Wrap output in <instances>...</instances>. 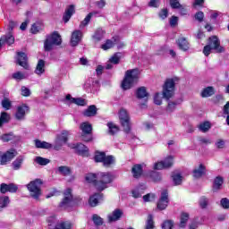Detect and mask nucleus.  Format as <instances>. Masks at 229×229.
<instances>
[{"label": "nucleus", "instance_id": "7ed1b4c3", "mask_svg": "<svg viewBox=\"0 0 229 229\" xmlns=\"http://www.w3.org/2000/svg\"><path fill=\"white\" fill-rule=\"evenodd\" d=\"M180 81V78L178 77H174V78H169L166 79L164 85H163V98L165 99H171L173 96H174V90H176V83Z\"/></svg>", "mask_w": 229, "mask_h": 229}, {"label": "nucleus", "instance_id": "5fc2aeb1", "mask_svg": "<svg viewBox=\"0 0 229 229\" xmlns=\"http://www.w3.org/2000/svg\"><path fill=\"white\" fill-rule=\"evenodd\" d=\"M169 4L173 10H178L179 8H182L180 0H169Z\"/></svg>", "mask_w": 229, "mask_h": 229}, {"label": "nucleus", "instance_id": "c85d7f7f", "mask_svg": "<svg viewBox=\"0 0 229 229\" xmlns=\"http://www.w3.org/2000/svg\"><path fill=\"white\" fill-rule=\"evenodd\" d=\"M83 115L84 117H95V115H98V107L96 105L88 106V108L83 111Z\"/></svg>", "mask_w": 229, "mask_h": 229}, {"label": "nucleus", "instance_id": "b1692460", "mask_svg": "<svg viewBox=\"0 0 229 229\" xmlns=\"http://www.w3.org/2000/svg\"><path fill=\"white\" fill-rule=\"evenodd\" d=\"M131 174L133 178H136V180H139L140 176L144 174V169L142 168V165L136 164L131 168Z\"/></svg>", "mask_w": 229, "mask_h": 229}, {"label": "nucleus", "instance_id": "423d86ee", "mask_svg": "<svg viewBox=\"0 0 229 229\" xmlns=\"http://www.w3.org/2000/svg\"><path fill=\"white\" fill-rule=\"evenodd\" d=\"M54 46H62V36L58 31H54L51 35H47L44 41V49L47 53L53 51Z\"/></svg>", "mask_w": 229, "mask_h": 229}, {"label": "nucleus", "instance_id": "aec40b11", "mask_svg": "<svg viewBox=\"0 0 229 229\" xmlns=\"http://www.w3.org/2000/svg\"><path fill=\"white\" fill-rule=\"evenodd\" d=\"M205 174H207V166L203 164H199L198 168L192 170V176L196 178V180H199V178H202Z\"/></svg>", "mask_w": 229, "mask_h": 229}, {"label": "nucleus", "instance_id": "a211bd4d", "mask_svg": "<svg viewBox=\"0 0 229 229\" xmlns=\"http://www.w3.org/2000/svg\"><path fill=\"white\" fill-rule=\"evenodd\" d=\"M30 106L27 104H22L21 106L17 107V111L15 114V117L18 121H21L26 117V114H29Z\"/></svg>", "mask_w": 229, "mask_h": 229}, {"label": "nucleus", "instance_id": "f8f14e48", "mask_svg": "<svg viewBox=\"0 0 229 229\" xmlns=\"http://www.w3.org/2000/svg\"><path fill=\"white\" fill-rule=\"evenodd\" d=\"M168 206H169V191L167 190H164L161 192L159 200L157 203V208L158 210H165Z\"/></svg>", "mask_w": 229, "mask_h": 229}, {"label": "nucleus", "instance_id": "8fccbe9b", "mask_svg": "<svg viewBox=\"0 0 229 229\" xmlns=\"http://www.w3.org/2000/svg\"><path fill=\"white\" fill-rule=\"evenodd\" d=\"M22 162H24V159L22 157L16 158V160L13 162V169L15 171L21 169V166L22 165Z\"/></svg>", "mask_w": 229, "mask_h": 229}, {"label": "nucleus", "instance_id": "bf43d9fd", "mask_svg": "<svg viewBox=\"0 0 229 229\" xmlns=\"http://www.w3.org/2000/svg\"><path fill=\"white\" fill-rule=\"evenodd\" d=\"M212 50H214V48L210 47V45H206L203 47L202 53L205 56H210V53H212Z\"/></svg>", "mask_w": 229, "mask_h": 229}, {"label": "nucleus", "instance_id": "5701e85b", "mask_svg": "<svg viewBox=\"0 0 229 229\" xmlns=\"http://www.w3.org/2000/svg\"><path fill=\"white\" fill-rule=\"evenodd\" d=\"M123 214L124 213L121 209L119 208L114 209L112 212V214L108 216L109 223H115V221H119L121 217H123Z\"/></svg>", "mask_w": 229, "mask_h": 229}, {"label": "nucleus", "instance_id": "72a5a7b5", "mask_svg": "<svg viewBox=\"0 0 229 229\" xmlns=\"http://www.w3.org/2000/svg\"><path fill=\"white\" fill-rule=\"evenodd\" d=\"M104 35L105 31H103L101 29H98L92 36L95 44H98V42H101V40H103Z\"/></svg>", "mask_w": 229, "mask_h": 229}, {"label": "nucleus", "instance_id": "c03bdc74", "mask_svg": "<svg viewBox=\"0 0 229 229\" xmlns=\"http://www.w3.org/2000/svg\"><path fill=\"white\" fill-rule=\"evenodd\" d=\"M1 105L4 110H10V108H12V101L8 98H4Z\"/></svg>", "mask_w": 229, "mask_h": 229}, {"label": "nucleus", "instance_id": "412c9836", "mask_svg": "<svg viewBox=\"0 0 229 229\" xmlns=\"http://www.w3.org/2000/svg\"><path fill=\"white\" fill-rule=\"evenodd\" d=\"M224 183H225V178H223V176L218 175V176L215 177V179L213 181V185H212V191L219 192V191H221Z\"/></svg>", "mask_w": 229, "mask_h": 229}, {"label": "nucleus", "instance_id": "dca6fc26", "mask_svg": "<svg viewBox=\"0 0 229 229\" xmlns=\"http://www.w3.org/2000/svg\"><path fill=\"white\" fill-rule=\"evenodd\" d=\"M105 199V195L101 192H96L89 199V204L91 207H98Z\"/></svg>", "mask_w": 229, "mask_h": 229}, {"label": "nucleus", "instance_id": "6ab92c4d", "mask_svg": "<svg viewBox=\"0 0 229 229\" xmlns=\"http://www.w3.org/2000/svg\"><path fill=\"white\" fill-rule=\"evenodd\" d=\"M74 13H76V6L74 4L68 5L64 11V13L63 14V21L64 24H67V22L71 21V17H72Z\"/></svg>", "mask_w": 229, "mask_h": 229}, {"label": "nucleus", "instance_id": "79ce46f5", "mask_svg": "<svg viewBox=\"0 0 229 229\" xmlns=\"http://www.w3.org/2000/svg\"><path fill=\"white\" fill-rule=\"evenodd\" d=\"M12 78L16 81H22V80H26V75L22 72H16L13 73Z\"/></svg>", "mask_w": 229, "mask_h": 229}, {"label": "nucleus", "instance_id": "680f3d73", "mask_svg": "<svg viewBox=\"0 0 229 229\" xmlns=\"http://www.w3.org/2000/svg\"><path fill=\"white\" fill-rule=\"evenodd\" d=\"M109 62L111 64H114V65H117V64H119V62H121V57H119V55H117V54H114L110 59Z\"/></svg>", "mask_w": 229, "mask_h": 229}, {"label": "nucleus", "instance_id": "20e7f679", "mask_svg": "<svg viewBox=\"0 0 229 229\" xmlns=\"http://www.w3.org/2000/svg\"><path fill=\"white\" fill-rule=\"evenodd\" d=\"M114 182V176L108 172L98 173L97 191L103 192L105 189H108V184Z\"/></svg>", "mask_w": 229, "mask_h": 229}, {"label": "nucleus", "instance_id": "603ef678", "mask_svg": "<svg viewBox=\"0 0 229 229\" xmlns=\"http://www.w3.org/2000/svg\"><path fill=\"white\" fill-rule=\"evenodd\" d=\"M72 104L77 105L78 106H85V105H87V102L82 98H72Z\"/></svg>", "mask_w": 229, "mask_h": 229}, {"label": "nucleus", "instance_id": "e433bc0d", "mask_svg": "<svg viewBox=\"0 0 229 229\" xmlns=\"http://www.w3.org/2000/svg\"><path fill=\"white\" fill-rule=\"evenodd\" d=\"M199 131H202V133H207V131H208L210 130V128H212V123H210V122L208 121H205L203 123H201L199 126H198Z\"/></svg>", "mask_w": 229, "mask_h": 229}, {"label": "nucleus", "instance_id": "ea45409f", "mask_svg": "<svg viewBox=\"0 0 229 229\" xmlns=\"http://www.w3.org/2000/svg\"><path fill=\"white\" fill-rule=\"evenodd\" d=\"M107 127H108V133L109 135H115L117 131H119V127L112 122L107 123Z\"/></svg>", "mask_w": 229, "mask_h": 229}, {"label": "nucleus", "instance_id": "58836bf2", "mask_svg": "<svg viewBox=\"0 0 229 229\" xmlns=\"http://www.w3.org/2000/svg\"><path fill=\"white\" fill-rule=\"evenodd\" d=\"M55 229H72L71 221H63L56 225Z\"/></svg>", "mask_w": 229, "mask_h": 229}, {"label": "nucleus", "instance_id": "c756f323", "mask_svg": "<svg viewBox=\"0 0 229 229\" xmlns=\"http://www.w3.org/2000/svg\"><path fill=\"white\" fill-rule=\"evenodd\" d=\"M44 72H46V61L39 59L35 69V73L40 76L41 74H44Z\"/></svg>", "mask_w": 229, "mask_h": 229}, {"label": "nucleus", "instance_id": "774afa93", "mask_svg": "<svg viewBox=\"0 0 229 229\" xmlns=\"http://www.w3.org/2000/svg\"><path fill=\"white\" fill-rule=\"evenodd\" d=\"M170 26L174 28V26H178V16H172L170 18Z\"/></svg>", "mask_w": 229, "mask_h": 229}, {"label": "nucleus", "instance_id": "3c124183", "mask_svg": "<svg viewBox=\"0 0 229 229\" xmlns=\"http://www.w3.org/2000/svg\"><path fill=\"white\" fill-rule=\"evenodd\" d=\"M159 19H162V21L167 19L169 17V10L167 8H163L158 13Z\"/></svg>", "mask_w": 229, "mask_h": 229}, {"label": "nucleus", "instance_id": "de8ad7c7", "mask_svg": "<svg viewBox=\"0 0 229 229\" xmlns=\"http://www.w3.org/2000/svg\"><path fill=\"white\" fill-rule=\"evenodd\" d=\"M155 228V221H153V215H148L145 229H153Z\"/></svg>", "mask_w": 229, "mask_h": 229}, {"label": "nucleus", "instance_id": "9b49d317", "mask_svg": "<svg viewBox=\"0 0 229 229\" xmlns=\"http://www.w3.org/2000/svg\"><path fill=\"white\" fill-rule=\"evenodd\" d=\"M174 164V157L168 156L163 161L154 164L155 171H162V169H169L173 167Z\"/></svg>", "mask_w": 229, "mask_h": 229}, {"label": "nucleus", "instance_id": "2eb2a0df", "mask_svg": "<svg viewBox=\"0 0 229 229\" xmlns=\"http://www.w3.org/2000/svg\"><path fill=\"white\" fill-rule=\"evenodd\" d=\"M17 155V150L11 149L1 155L0 152V164L1 165H4L6 162H10L11 160H13L15 158V156Z\"/></svg>", "mask_w": 229, "mask_h": 229}, {"label": "nucleus", "instance_id": "0eeeda50", "mask_svg": "<svg viewBox=\"0 0 229 229\" xmlns=\"http://www.w3.org/2000/svg\"><path fill=\"white\" fill-rule=\"evenodd\" d=\"M44 182L41 179H36L27 184V189L30 194V197L34 199H39L42 196V185Z\"/></svg>", "mask_w": 229, "mask_h": 229}, {"label": "nucleus", "instance_id": "49530a36", "mask_svg": "<svg viewBox=\"0 0 229 229\" xmlns=\"http://www.w3.org/2000/svg\"><path fill=\"white\" fill-rule=\"evenodd\" d=\"M162 229H173L174 228V221L173 220H165L161 225Z\"/></svg>", "mask_w": 229, "mask_h": 229}, {"label": "nucleus", "instance_id": "cd10ccee", "mask_svg": "<svg viewBox=\"0 0 229 229\" xmlns=\"http://www.w3.org/2000/svg\"><path fill=\"white\" fill-rule=\"evenodd\" d=\"M189 219H191V215L187 212H181L179 228H185L187 226V223H189Z\"/></svg>", "mask_w": 229, "mask_h": 229}, {"label": "nucleus", "instance_id": "39448f33", "mask_svg": "<svg viewBox=\"0 0 229 229\" xmlns=\"http://www.w3.org/2000/svg\"><path fill=\"white\" fill-rule=\"evenodd\" d=\"M94 160L97 164H103L104 167H112L115 164V157L112 155L106 156V152L96 150Z\"/></svg>", "mask_w": 229, "mask_h": 229}, {"label": "nucleus", "instance_id": "f03ea898", "mask_svg": "<svg viewBox=\"0 0 229 229\" xmlns=\"http://www.w3.org/2000/svg\"><path fill=\"white\" fill-rule=\"evenodd\" d=\"M63 194L64 198L58 205L59 208H64V210H67V208H70V207H74V205L81 204L82 199H81V197H74L72 195V189L67 188Z\"/></svg>", "mask_w": 229, "mask_h": 229}, {"label": "nucleus", "instance_id": "6e6552de", "mask_svg": "<svg viewBox=\"0 0 229 229\" xmlns=\"http://www.w3.org/2000/svg\"><path fill=\"white\" fill-rule=\"evenodd\" d=\"M79 128L81 131V139L83 142H92V140H94L92 123L83 122L80 124Z\"/></svg>", "mask_w": 229, "mask_h": 229}, {"label": "nucleus", "instance_id": "864d4df0", "mask_svg": "<svg viewBox=\"0 0 229 229\" xmlns=\"http://www.w3.org/2000/svg\"><path fill=\"white\" fill-rule=\"evenodd\" d=\"M92 221L96 226H102L103 225V218L98 215H93Z\"/></svg>", "mask_w": 229, "mask_h": 229}, {"label": "nucleus", "instance_id": "ddd939ff", "mask_svg": "<svg viewBox=\"0 0 229 229\" xmlns=\"http://www.w3.org/2000/svg\"><path fill=\"white\" fill-rule=\"evenodd\" d=\"M208 46H210L216 53H225V47L221 46V41L217 36H211L208 38Z\"/></svg>", "mask_w": 229, "mask_h": 229}, {"label": "nucleus", "instance_id": "473e14b6", "mask_svg": "<svg viewBox=\"0 0 229 229\" xmlns=\"http://www.w3.org/2000/svg\"><path fill=\"white\" fill-rule=\"evenodd\" d=\"M98 14V12H91L87 14L82 21H81L80 28H85V26H89V22L94 15Z\"/></svg>", "mask_w": 229, "mask_h": 229}, {"label": "nucleus", "instance_id": "4d7b16f0", "mask_svg": "<svg viewBox=\"0 0 229 229\" xmlns=\"http://www.w3.org/2000/svg\"><path fill=\"white\" fill-rule=\"evenodd\" d=\"M114 46V41H112L111 39H107L106 43L101 46V47L104 49V51H108V49H112Z\"/></svg>", "mask_w": 229, "mask_h": 229}, {"label": "nucleus", "instance_id": "1a4fd4ad", "mask_svg": "<svg viewBox=\"0 0 229 229\" xmlns=\"http://www.w3.org/2000/svg\"><path fill=\"white\" fill-rule=\"evenodd\" d=\"M119 119L124 133L131 131V125L130 123V114L125 109H121L119 112Z\"/></svg>", "mask_w": 229, "mask_h": 229}, {"label": "nucleus", "instance_id": "f704fd0d", "mask_svg": "<svg viewBox=\"0 0 229 229\" xmlns=\"http://www.w3.org/2000/svg\"><path fill=\"white\" fill-rule=\"evenodd\" d=\"M57 170L63 176H71L72 174V170L67 165L59 166Z\"/></svg>", "mask_w": 229, "mask_h": 229}, {"label": "nucleus", "instance_id": "69168bd1", "mask_svg": "<svg viewBox=\"0 0 229 229\" xmlns=\"http://www.w3.org/2000/svg\"><path fill=\"white\" fill-rule=\"evenodd\" d=\"M220 205L222 208H224L225 209H228L229 208V199L227 198H223L220 200Z\"/></svg>", "mask_w": 229, "mask_h": 229}, {"label": "nucleus", "instance_id": "052dcab7", "mask_svg": "<svg viewBox=\"0 0 229 229\" xmlns=\"http://www.w3.org/2000/svg\"><path fill=\"white\" fill-rule=\"evenodd\" d=\"M149 8H159L160 7V0H150L148 2Z\"/></svg>", "mask_w": 229, "mask_h": 229}, {"label": "nucleus", "instance_id": "a18cd8bd", "mask_svg": "<svg viewBox=\"0 0 229 229\" xmlns=\"http://www.w3.org/2000/svg\"><path fill=\"white\" fill-rule=\"evenodd\" d=\"M36 164H38L39 165H47V164L51 163L50 159H47L46 157H37L35 159Z\"/></svg>", "mask_w": 229, "mask_h": 229}, {"label": "nucleus", "instance_id": "4c0bfd02", "mask_svg": "<svg viewBox=\"0 0 229 229\" xmlns=\"http://www.w3.org/2000/svg\"><path fill=\"white\" fill-rule=\"evenodd\" d=\"M171 178L174 182V185L175 186L182 185L183 182V176H182V174H172Z\"/></svg>", "mask_w": 229, "mask_h": 229}, {"label": "nucleus", "instance_id": "f3484780", "mask_svg": "<svg viewBox=\"0 0 229 229\" xmlns=\"http://www.w3.org/2000/svg\"><path fill=\"white\" fill-rule=\"evenodd\" d=\"M19 191V187L15 183L6 184L4 182L0 184L1 194H6V192L15 193Z\"/></svg>", "mask_w": 229, "mask_h": 229}, {"label": "nucleus", "instance_id": "a19ab883", "mask_svg": "<svg viewBox=\"0 0 229 229\" xmlns=\"http://www.w3.org/2000/svg\"><path fill=\"white\" fill-rule=\"evenodd\" d=\"M9 203H10V197L8 196L0 197V210H3V208H6Z\"/></svg>", "mask_w": 229, "mask_h": 229}, {"label": "nucleus", "instance_id": "09e8293b", "mask_svg": "<svg viewBox=\"0 0 229 229\" xmlns=\"http://www.w3.org/2000/svg\"><path fill=\"white\" fill-rule=\"evenodd\" d=\"M200 208H207L208 207V198L207 196H201L199 200Z\"/></svg>", "mask_w": 229, "mask_h": 229}, {"label": "nucleus", "instance_id": "7c9ffc66", "mask_svg": "<svg viewBox=\"0 0 229 229\" xmlns=\"http://www.w3.org/2000/svg\"><path fill=\"white\" fill-rule=\"evenodd\" d=\"M88 183H92L96 189H98V174L89 173L85 177Z\"/></svg>", "mask_w": 229, "mask_h": 229}, {"label": "nucleus", "instance_id": "a878e982", "mask_svg": "<svg viewBox=\"0 0 229 229\" xmlns=\"http://www.w3.org/2000/svg\"><path fill=\"white\" fill-rule=\"evenodd\" d=\"M35 148L38 149H51L53 148V144L47 141H42L38 139L34 140Z\"/></svg>", "mask_w": 229, "mask_h": 229}, {"label": "nucleus", "instance_id": "0e129e2a", "mask_svg": "<svg viewBox=\"0 0 229 229\" xmlns=\"http://www.w3.org/2000/svg\"><path fill=\"white\" fill-rule=\"evenodd\" d=\"M176 102H169L166 106V112H174L176 110Z\"/></svg>", "mask_w": 229, "mask_h": 229}, {"label": "nucleus", "instance_id": "4468645a", "mask_svg": "<svg viewBox=\"0 0 229 229\" xmlns=\"http://www.w3.org/2000/svg\"><path fill=\"white\" fill-rule=\"evenodd\" d=\"M16 64L21 67H23L26 71L30 70V64H28V55L24 52H17Z\"/></svg>", "mask_w": 229, "mask_h": 229}, {"label": "nucleus", "instance_id": "2f4dec72", "mask_svg": "<svg viewBox=\"0 0 229 229\" xmlns=\"http://www.w3.org/2000/svg\"><path fill=\"white\" fill-rule=\"evenodd\" d=\"M148 176L155 183L162 182V174H160V172L151 171L148 173Z\"/></svg>", "mask_w": 229, "mask_h": 229}, {"label": "nucleus", "instance_id": "338daca9", "mask_svg": "<svg viewBox=\"0 0 229 229\" xmlns=\"http://www.w3.org/2000/svg\"><path fill=\"white\" fill-rule=\"evenodd\" d=\"M38 31H40V26H38V24L37 23L32 24L30 28V33H32L33 35H37Z\"/></svg>", "mask_w": 229, "mask_h": 229}, {"label": "nucleus", "instance_id": "e2e57ef3", "mask_svg": "<svg viewBox=\"0 0 229 229\" xmlns=\"http://www.w3.org/2000/svg\"><path fill=\"white\" fill-rule=\"evenodd\" d=\"M154 103L155 105H157V106H160L162 105V98L160 97V93H156L154 96Z\"/></svg>", "mask_w": 229, "mask_h": 229}, {"label": "nucleus", "instance_id": "37998d69", "mask_svg": "<svg viewBox=\"0 0 229 229\" xmlns=\"http://www.w3.org/2000/svg\"><path fill=\"white\" fill-rule=\"evenodd\" d=\"M1 140L4 142H10V140H13L15 139V135L13 132L4 133L0 136Z\"/></svg>", "mask_w": 229, "mask_h": 229}, {"label": "nucleus", "instance_id": "bb28decb", "mask_svg": "<svg viewBox=\"0 0 229 229\" xmlns=\"http://www.w3.org/2000/svg\"><path fill=\"white\" fill-rule=\"evenodd\" d=\"M176 43L181 51H189L190 44L186 38H179Z\"/></svg>", "mask_w": 229, "mask_h": 229}, {"label": "nucleus", "instance_id": "4be33fe9", "mask_svg": "<svg viewBox=\"0 0 229 229\" xmlns=\"http://www.w3.org/2000/svg\"><path fill=\"white\" fill-rule=\"evenodd\" d=\"M81 41V30H74L71 38V46L76 47Z\"/></svg>", "mask_w": 229, "mask_h": 229}, {"label": "nucleus", "instance_id": "f257e3e1", "mask_svg": "<svg viewBox=\"0 0 229 229\" xmlns=\"http://www.w3.org/2000/svg\"><path fill=\"white\" fill-rule=\"evenodd\" d=\"M140 78V70H139V68L127 70L121 83L123 90H130V89H132L139 83Z\"/></svg>", "mask_w": 229, "mask_h": 229}, {"label": "nucleus", "instance_id": "9d476101", "mask_svg": "<svg viewBox=\"0 0 229 229\" xmlns=\"http://www.w3.org/2000/svg\"><path fill=\"white\" fill-rule=\"evenodd\" d=\"M69 148L71 149H74L76 155H79V157H82L83 158H88V157H90L89 147L81 142L71 144L69 145Z\"/></svg>", "mask_w": 229, "mask_h": 229}, {"label": "nucleus", "instance_id": "13d9d810", "mask_svg": "<svg viewBox=\"0 0 229 229\" xmlns=\"http://www.w3.org/2000/svg\"><path fill=\"white\" fill-rule=\"evenodd\" d=\"M195 21H198V22H203V19H205V13L203 12L199 11L194 15Z\"/></svg>", "mask_w": 229, "mask_h": 229}, {"label": "nucleus", "instance_id": "393cba45", "mask_svg": "<svg viewBox=\"0 0 229 229\" xmlns=\"http://www.w3.org/2000/svg\"><path fill=\"white\" fill-rule=\"evenodd\" d=\"M136 98L138 99L146 98V102H148V98H149V93H148V89H146V87L141 86L136 89Z\"/></svg>", "mask_w": 229, "mask_h": 229}, {"label": "nucleus", "instance_id": "6e6d98bb", "mask_svg": "<svg viewBox=\"0 0 229 229\" xmlns=\"http://www.w3.org/2000/svg\"><path fill=\"white\" fill-rule=\"evenodd\" d=\"M58 140L64 144L69 140V131H64L60 136H58Z\"/></svg>", "mask_w": 229, "mask_h": 229}, {"label": "nucleus", "instance_id": "c9c22d12", "mask_svg": "<svg viewBox=\"0 0 229 229\" xmlns=\"http://www.w3.org/2000/svg\"><path fill=\"white\" fill-rule=\"evenodd\" d=\"M214 94H216L214 87L208 86L202 90L200 96L201 98H210L211 96H214Z\"/></svg>", "mask_w": 229, "mask_h": 229}]
</instances>
